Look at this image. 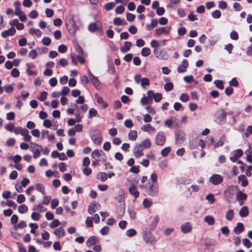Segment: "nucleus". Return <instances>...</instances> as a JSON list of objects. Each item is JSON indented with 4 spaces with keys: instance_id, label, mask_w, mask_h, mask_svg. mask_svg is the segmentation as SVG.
<instances>
[{
    "instance_id": "obj_54",
    "label": "nucleus",
    "mask_w": 252,
    "mask_h": 252,
    "mask_svg": "<svg viewBox=\"0 0 252 252\" xmlns=\"http://www.w3.org/2000/svg\"><path fill=\"white\" fill-rule=\"evenodd\" d=\"M162 97V94L160 93L154 94L153 95L154 99L156 102H159Z\"/></svg>"
},
{
    "instance_id": "obj_11",
    "label": "nucleus",
    "mask_w": 252,
    "mask_h": 252,
    "mask_svg": "<svg viewBox=\"0 0 252 252\" xmlns=\"http://www.w3.org/2000/svg\"><path fill=\"white\" fill-rule=\"evenodd\" d=\"M99 242V239L97 237L93 236L90 237L86 242V245L88 247H90L91 246L94 245Z\"/></svg>"
},
{
    "instance_id": "obj_26",
    "label": "nucleus",
    "mask_w": 252,
    "mask_h": 252,
    "mask_svg": "<svg viewBox=\"0 0 252 252\" xmlns=\"http://www.w3.org/2000/svg\"><path fill=\"white\" fill-rule=\"evenodd\" d=\"M20 4H21V3L19 1H15L14 3V5L15 7V14L16 15L18 16L23 12L21 10V9L20 8Z\"/></svg>"
},
{
    "instance_id": "obj_48",
    "label": "nucleus",
    "mask_w": 252,
    "mask_h": 252,
    "mask_svg": "<svg viewBox=\"0 0 252 252\" xmlns=\"http://www.w3.org/2000/svg\"><path fill=\"white\" fill-rule=\"evenodd\" d=\"M171 151V148L170 147H166L163 149L161 152V155L165 157L168 155Z\"/></svg>"
},
{
    "instance_id": "obj_36",
    "label": "nucleus",
    "mask_w": 252,
    "mask_h": 252,
    "mask_svg": "<svg viewBox=\"0 0 252 252\" xmlns=\"http://www.w3.org/2000/svg\"><path fill=\"white\" fill-rule=\"evenodd\" d=\"M239 182H241V185L243 187H246L247 186L248 184V180L245 175H240L238 178Z\"/></svg>"
},
{
    "instance_id": "obj_5",
    "label": "nucleus",
    "mask_w": 252,
    "mask_h": 252,
    "mask_svg": "<svg viewBox=\"0 0 252 252\" xmlns=\"http://www.w3.org/2000/svg\"><path fill=\"white\" fill-rule=\"evenodd\" d=\"M171 28V27H169L167 28L165 27H161L159 28L156 29L155 30L156 35L158 36H160L162 34L168 35L170 33Z\"/></svg>"
},
{
    "instance_id": "obj_10",
    "label": "nucleus",
    "mask_w": 252,
    "mask_h": 252,
    "mask_svg": "<svg viewBox=\"0 0 252 252\" xmlns=\"http://www.w3.org/2000/svg\"><path fill=\"white\" fill-rule=\"evenodd\" d=\"M143 239L147 243H152L155 241L154 238L152 236L151 233L149 232L144 233Z\"/></svg>"
},
{
    "instance_id": "obj_38",
    "label": "nucleus",
    "mask_w": 252,
    "mask_h": 252,
    "mask_svg": "<svg viewBox=\"0 0 252 252\" xmlns=\"http://www.w3.org/2000/svg\"><path fill=\"white\" fill-rule=\"evenodd\" d=\"M128 138L130 140L132 141H134L136 139L137 137V133L136 130H131L128 133Z\"/></svg>"
},
{
    "instance_id": "obj_55",
    "label": "nucleus",
    "mask_w": 252,
    "mask_h": 252,
    "mask_svg": "<svg viewBox=\"0 0 252 252\" xmlns=\"http://www.w3.org/2000/svg\"><path fill=\"white\" fill-rule=\"evenodd\" d=\"M151 46L155 49H157L159 46V43L156 40H152L150 43Z\"/></svg>"
},
{
    "instance_id": "obj_31",
    "label": "nucleus",
    "mask_w": 252,
    "mask_h": 252,
    "mask_svg": "<svg viewBox=\"0 0 252 252\" xmlns=\"http://www.w3.org/2000/svg\"><path fill=\"white\" fill-rule=\"evenodd\" d=\"M141 147L144 149H148L151 147V142L149 139H146L142 142L141 144Z\"/></svg>"
},
{
    "instance_id": "obj_49",
    "label": "nucleus",
    "mask_w": 252,
    "mask_h": 252,
    "mask_svg": "<svg viewBox=\"0 0 252 252\" xmlns=\"http://www.w3.org/2000/svg\"><path fill=\"white\" fill-rule=\"evenodd\" d=\"M29 226L31 228V233L34 234L35 233V230L38 228V225L34 223H30L29 224Z\"/></svg>"
},
{
    "instance_id": "obj_12",
    "label": "nucleus",
    "mask_w": 252,
    "mask_h": 252,
    "mask_svg": "<svg viewBox=\"0 0 252 252\" xmlns=\"http://www.w3.org/2000/svg\"><path fill=\"white\" fill-rule=\"evenodd\" d=\"M143 149H144L141 147V145L137 146L135 148V150L134 151V155L135 157L139 158L142 156L144 155L143 152Z\"/></svg>"
},
{
    "instance_id": "obj_34",
    "label": "nucleus",
    "mask_w": 252,
    "mask_h": 252,
    "mask_svg": "<svg viewBox=\"0 0 252 252\" xmlns=\"http://www.w3.org/2000/svg\"><path fill=\"white\" fill-rule=\"evenodd\" d=\"M92 139L94 143L96 144H99L101 142V138L100 134H97L92 136Z\"/></svg>"
},
{
    "instance_id": "obj_39",
    "label": "nucleus",
    "mask_w": 252,
    "mask_h": 252,
    "mask_svg": "<svg viewBox=\"0 0 252 252\" xmlns=\"http://www.w3.org/2000/svg\"><path fill=\"white\" fill-rule=\"evenodd\" d=\"M114 24L116 26H120L122 25L126 24V22L124 19H121L120 18H115L114 19Z\"/></svg>"
},
{
    "instance_id": "obj_57",
    "label": "nucleus",
    "mask_w": 252,
    "mask_h": 252,
    "mask_svg": "<svg viewBox=\"0 0 252 252\" xmlns=\"http://www.w3.org/2000/svg\"><path fill=\"white\" fill-rule=\"evenodd\" d=\"M14 127V125L12 123H8L4 126L5 129L9 131H12Z\"/></svg>"
},
{
    "instance_id": "obj_17",
    "label": "nucleus",
    "mask_w": 252,
    "mask_h": 252,
    "mask_svg": "<svg viewBox=\"0 0 252 252\" xmlns=\"http://www.w3.org/2000/svg\"><path fill=\"white\" fill-rule=\"evenodd\" d=\"M95 98H96V102L102 104L104 108H106L108 106L107 103L104 101L102 97L100 96L97 94H94Z\"/></svg>"
},
{
    "instance_id": "obj_27",
    "label": "nucleus",
    "mask_w": 252,
    "mask_h": 252,
    "mask_svg": "<svg viewBox=\"0 0 252 252\" xmlns=\"http://www.w3.org/2000/svg\"><path fill=\"white\" fill-rule=\"evenodd\" d=\"M204 221L208 225H212L215 223V219L211 216H206L204 218Z\"/></svg>"
},
{
    "instance_id": "obj_18",
    "label": "nucleus",
    "mask_w": 252,
    "mask_h": 252,
    "mask_svg": "<svg viewBox=\"0 0 252 252\" xmlns=\"http://www.w3.org/2000/svg\"><path fill=\"white\" fill-rule=\"evenodd\" d=\"M34 146L37 147V148L34 151V154L33 156V158H38L40 155V152L42 150V147L36 143H32Z\"/></svg>"
},
{
    "instance_id": "obj_51",
    "label": "nucleus",
    "mask_w": 252,
    "mask_h": 252,
    "mask_svg": "<svg viewBox=\"0 0 252 252\" xmlns=\"http://www.w3.org/2000/svg\"><path fill=\"white\" fill-rule=\"evenodd\" d=\"M243 244L247 248H250L252 247V243L248 239H244L242 240Z\"/></svg>"
},
{
    "instance_id": "obj_25",
    "label": "nucleus",
    "mask_w": 252,
    "mask_h": 252,
    "mask_svg": "<svg viewBox=\"0 0 252 252\" xmlns=\"http://www.w3.org/2000/svg\"><path fill=\"white\" fill-rule=\"evenodd\" d=\"M54 234L58 237H63L65 235V232L63 228L60 227L54 230Z\"/></svg>"
},
{
    "instance_id": "obj_29",
    "label": "nucleus",
    "mask_w": 252,
    "mask_h": 252,
    "mask_svg": "<svg viewBox=\"0 0 252 252\" xmlns=\"http://www.w3.org/2000/svg\"><path fill=\"white\" fill-rule=\"evenodd\" d=\"M244 229V225L242 223L238 222L237 226L234 228V231L235 233L239 234L241 233Z\"/></svg>"
},
{
    "instance_id": "obj_2",
    "label": "nucleus",
    "mask_w": 252,
    "mask_h": 252,
    "mask_svg": "<svg viewBox=\"0 0 252 252\" xmlns=\"http://www.w3.org/2000/svg\"><path fill=\"white\" fill-rule=\"evenodd\" d=\"M153 53L157 58L159 60H166L168 58V54L166 51L159 49H155Z\"/></svg>"
},
{
    "instance_id": "obj_3",
    "label": "nucleus",
    "mask_w": 252,
    "mask_h": 252,
    "mask_svg": "<svg viewBox=\"0 0 252 252\" xmlns=\"http://www.w3.org/2000/svg\"><path fill=\"white\" fill-rule=\"evenodd\" d=\"M166 141V137L164 132H158L155 137V143L156 145L159 146H163Z\"/></svg>"
},
{
    "instance_id": "obj_63",
    "label": "nucleus",
    "mask_w": 252,
    "mask_h": 252,
    "mask_svg": "<svg viewBox=\"0 0 252 252\" xmlns=\"http://www.w3.org/2000/svg\"><path fill=\"white\" fill-rule=\"evenodd\" d=\"M214 83L216 87L218 88L223 89V82L221 80H216L214 81Z\"/></svg>"
},
{
    "instance_id": "obj_1",
    "label": "nucleus",
    "mask_w": 252,
    "mask_h": 252,
    "mask_svg": "<svg viewBox=\"0 0 252 252\" xmlns=\"http://www.w3.org/2000/svg\"><path fill=\"white\" fill-rule=\"evenodd\" d=\"M66 26L70 34L74 35L76 32V27L73 18L69 17L66 19Z\"/></svg>"
},
{
    "instance_id": "obj_60",
    "label": "nucleus",
    "mask_w": 252,
    "mask_h": 252,
    "mask_svg": "<svg viewBox=\"0 0 252 252\" xmlns=\"http://www.w3.org/2000/svg\"><path fill=\"white\" fill-rule=\"evenodd\" d=\"M206 199L210 202V204H213L215 201L214 195L213 194H208L206 196Z\"/></svg>"
},
{
    "instance_id": "obj_37",
    "label": "nucleus",
    "mask_w": 252,
    "mask_h": 252,
    "mask_svg": "<svg viewBox=\"0 0 252 252\" xmlns=\"http://www.w3.org/2000/svg\"><path fill=\"white\" fill-rule=\"evenodd\" d=\"M91 80L94 87L97 89H99L100 87V82L97 78L95 76H93L92 78H91Z\"/></svg>"
},
{
    "instance_id": "obj_40",
    "label": "nucleus",
    "mask_w": 252,
    "mask_h": 252,
    "mask_svg": "<svg viewBox=\"0 0 252 252\" xmlns=\"http://www.w3.org/2000/svg\"><path fill=\"white\" fill-rule=\"evenodd\" d=\"M234 217V212L232 210H229L227 211L225 215V219L229 221L232 220Z\"/></svg>"
},
{
    "instance_id": "obj_62",
    "label": "nucleus",
    "mask_w": 252,
    "mask_h": 252,
    "mask_svg": "<svg viewBox=\"0 0 252 252\" xmlns=\"http://www.w3.org/2000/svg\"><path fill=\"white\" fill-rule=\"evenodd\" d=\"M47 94V93L45 91L42 92L40 94V96L38 97V99L40 101H44L45 99H46Z\"/></svg>"
},
{
    "instance_id": "obj_13",
    "label": "nucleus",
    "mask_w": 252,
    "mask_h": 252,
    "mask_svg": "<svg viewBox=\"0 0 252 252\" xmlns=\"http://www.w3.org/2000/svg\"><path fill=\"white\" fill-rule=\"evenodd\" d=\"M100 207L98 203H93L91 204L89 206L88 212L90 214L94 213L96 210Z\"/></svg>"
},
{
    "instance_id": "obj_16",
    "label": "nucleus",
    "mask_w": 252,
    "mask_h": 252,
    "mask_svg": "<svg viewBox=\"0 0 252 252\" xmlns=\"http://www.w3.org/2000/svg\"><path fill=\"white\" fill-rule=\"evenodd\" d=\"M21 135L23 136L24 140L25 141L29 142L32 139V137L29 134V130L26 128H24Z\"/></svg>"
},
{
    "instance_id": "obj_22",
    "label": "nucleus",
    "mask_w": 252,
    "mask_h": 252,
    "mask_svg": "<svg viewBox=\"0 0 252 252\" xmlns=\"http://www.w3.org/2000/svg\"><path fill=\"white\" fill-rule=\"evenodd\" d=\"M211 142L215 148L221 146L223 144V138L222 137H220L219 141L216 142H215L214 138L212 137L211 138Z\"/></svg>"
},
{
    "instance_id": "obj_41",
    "label": "nucleus",
    "mask_w": 252,
    "mask_h": 252,
    "mask_svg": "<svg viewBox=\"0 0 252 252\" xmlns=\"http://www.w3.org/2000/svg\"><path fill=\"white\" fill-rule=\"evenodd\" d=\"M43 205V204H42V203L39 202L38 204V205L35 208H34L33 209V210L39 211V212H43L46 211L47 209H46V208L42 206Z\"/></svg>"
},
{
    "instance_id": "obj_64",
    "label": "nucleus",
    "mask_w": 252,
    "mask_h": 252,
    "mask_svg": "<svg viewBox=\"0 0 252 252\" xmlns=\"http://www.w3.org/2000/svg\"><path fill=\"white\" fill-rule=\"evenodd\" d=\"M97 111L94 108H91L89 110V117L92 118L96 116Z\"/></svg>"
},
{
    "instance_id": "obj_61",
    "label": "nucleus",
    "mask_w": 252,
    "mask_h": 252,
    "mask_svg": "<svg viewBox=\"0 0 252 252\" xmlns=\"http://www.w3.org/2000/svg\"><path fill=\"white\" fill-rule=\"evenodd\" d=\"M150 83L149 79L148 78H143L141 82V85L142 87H144L145 86H148Z\"/></svg>"
},
{
    "instance_id": "obj_24",
    "label": "nucleus",
    "mask_w": 252,
    "mask_h": 252,
    "mask_svg": "<svg viewBox=\"0 0 252 252\" xmlns=\"http://www.w3.org/2000/svg\"><path fill=\"white\" fill-rule=\"evenodd\" d=\"M131 43L130 42L126 41L125 42L124 45L120 49L121 51L123 53H126L128 51L131 46Z\"/></svg>"
},
{
    "instance_id": "obj_19",
    "label": "nucleus",
    "mask_w": 252,
    "mask_h": 252,
    "mask_svg": "<svg viewBox=\"0 0 252 252\" xmlns=\"http://www.w3.org/2000/svg\"><path fill=\"white\" fill-rule=\"evenodd\" d=\"M181 229L184 233H187L191 231V226L189 222H187L181 225Z\"/></svg>"
},
{
    "instance_id": "obj_32",
    "label": "nucleus",
    "mask_w": 252,
    "mask_h": 252,
    "mask_svg": "<svg viewBox=\"0 0 252 252\" xmlns=\"http://www.w3.org/2000/svg\"><path fill=\"white\" fill-rule=\"evenodd\" d=\"M35 188L42 194H45V189L43 185L39 183L36 184L35 185Z\"/></svg>"
},
{
    "instance_id": "obj_9",
    "label": "nucleus",
    "mask_w": 252,
    "mask_h": 252,
    "mask_svg": "<svg viewBox=\"0 0 252 252\" xmlns=\"http://www.w3.org/2000/svg\"><path fill=\"white\" fill-rule=\"evenodd\" d=\"M45 137H47L49 141L53 140L55 138L54 134H49L48 130L43 129L41 131V139H44Z\"/></svg>"
},
{
    "instance_id": "obj_44",
    "label": "nucleus",
    "mask_w": 252,
    "mask_h": 252,
    "mask_svg": "<svg viewBox=\"0 0 252 252\" xmlns=\"http://www.w3.org/2000/svg\"><path fill=\"white\" fill-rule=\"evenodd\" d=\"M69 92L70 89L68 87H63L62 88L61 92H60V94L62 96H64L67 95L69 94Z\"/></svg>"
},
{
    "instance_id": "obj_23",
    "label": "nucleus",
    "mask_w": 252,
    "mask_h": 252,
    "mask_svg": "<svg viewBox=\"0 0 252 252\" xmlns=\"http://www.w3.org/2000/svg\"><path fill=\"white\" fill-rule=\"evenodd\" d=\"M129 192L131 194L133 195L135 198L138 197L139 193L137 190V189L134 186L132 185L129 188Z\"/></svg>"
},
{
    "instance_id": "obj_33",
    "label": "nucleus",
    "mask_w": 252,
    "mask_h": 252,
    "mask_svg": "<svg viewBox=\"0 0 252 252\" xmlns=\"http://www.w3.org/2000/svg\"><path fill=\"white\" fill-rule=\"evenodd\" d=\"M96 178L101 182H104L107 179L108 174L105 172H100L97 175Z\"/></svg>"
},
{
    "instance_id": "obj_46",
    "label": "nucleus",
    "mask_w": 252,
    "mask_h": 252,
    "mask_svg": "<svg viewBox=\"0 0 252 252\" xmlns=\"http://www.w3.org/2000/svg\"><path fill=\"white\" fill-rule=\"evenodd\" d=\"M173 88V84L171 82H167L164 84V88L167 92L170 91L172 90Z\"/></svg>"
},
{
    "instance_id": "obj_20",
    "label": "nucleus",
    "mask_w": 252,
    "mask_h": 252,
    "mask_svg": "<svg viewBox=\"0 0 252 252\" xmlns=\"http://www.w3.org/2000/svg\"><path fill=\"white\" fill-rule=\"evenodd\" d=\"M100 24L99 23H93L90 24L89 30L90 31L93 32L99 30Z\"/></svg>"
},
{
    "instance_id": "obj_47",
    "label": "nucleus",
    "mask_w": 252,
    "mask_h": 252,
    "mask_svg": "<svg viewBox=\"0 0 252 252\" xmlns=\"http://www.w3.org/2000/svg\"><path fill=\"white\" fill-rule=\"evenodd\" d=\"M32 218L35 221L38 220L41 218V215L38 212H33L31 215Z\"/></svg>"
},
{
    "instance_id": "obj_6",
    "label": "nucleus",
    "mask_w": 252,
    "mask_h": 252,
    "mask_svg": "<svg viewBox=\"0 0 252 252\" xmlns=\"http://www.w3.org/2000/svg\"><path fill=\"white\" fill-rule=\"evenodd\" d=\"M82 55H78L76 57L74 54H71L70 55V57L72 63L75 65H77V60H78L81 64H84L85 63L86 61L85 59L82 57Z\"/></svg>"
},
{
    "instance_id": "obj_14",
    "label": "nucleus",
    "mask_w": 252,
    "mask_h": 252,
    "mask_svg": "<svg viewBox=\"0 0 252 252\" xmlns=\"http://www.w3.org/2000/svg\"><path fill=\"white\" fill-rule=\"evenodd\" d=\"M158 25V21L156 19H152L151 20V23L146 25V29L148 31H152L154 28L156 27Z\"/></svg>"
},
{
    "instance_id": "obj_53",
    "label": "nucleus",
    "mask_w": 252,
    "mask_h": 252,
    "mask_svg": "<svg viewBox=\"0 0 252 252\" xmlns=\"http://www.w3.org/2000/svg\"><path fill=\"white\" fill-rule=\"evenodd\" d=\"M60 224V221L58 220H54L50 224V227L52 228H54L58 227Z\"/></svg>"
},
{
    "instance_id": "obj_7",
    "label": "nucleus",
    "mask_w": 252,
    "mask_h": 252,
    "mask_svg": "<svg viewBox=\"0 0 252 252\" xmlns=\"http://www.w3.org/2000/svg\"><path fill=\"white\" fill-rule=\"evenodd\" d=\"M216 246V242L212 239L207 240L204 244V248L206 250L213 251L214 247Z\"/></svg>"
},
{
    "instance_id": "obj_58",
    "label": "nucleus",
    "mask_w": 252,
    "mask_h": 252,
    "mask_svg": "<svg viewBox=\"0 0 252 252\" xmlns=\"http://www.w3.org/2000/svg\"><path fill=\"white\" fill-rule=\"evenodd\" d=\"M16 140L13 138H9L6 142V145L9 147L13 146L15 143Z\"/></svg>"
},
{
    "instance_id": "obj_45",
    "label": "nucleus",
    "mask_w": 252,
    "mask_h": 252,
    "mask_svg": "<svg viewBox=\"0 0 252 252\" xmlns=\"http://www.w3.org/2000/svg\"><path fill=\"white\" fill-rule=\"evenodd\" d=\"M102 151L99 150H95L92 153V157L93 158H97L99 157Z\"/></svg>"
},
{
    "instance_id": "obj_35",
    "label": "nucleus",
    "mask_w": 252,
    "mask_h": 252,
    "mask_svg": "<svg viewBox=\"0 0 252 252\" xmlns=\"http://www.w3.org/2000/svg\"><path fill=\"white\" fill-rule=\"evenodd\" d=\"M158 191V188L156 186L152 185L150 188L149 194L152 196H155L157 194Z\"/></svg>"
},
{
    "instance_id": "obj_43",
    "label": "nucleus",
    "mask_w": 252,
    "mask_h": 252,
    "mask_svg": "<svg viewBox=\"0 0 252 252\" xmlns=\"http://www.w3.org/2000/svg\"><path fill=\"white\" fill-rule=\"evenodd\" d=\"M151 54V50L147 47L143 48L141 50V55L143 57H147Z\"/></svg>"
},
{
    "instance_id": "obj_30",
    "label": "nucleus",
    "mask_w": 252,
    "mask_h": 252,
    "mask_svg": "<svg viewBox=\"0 0 252 252\" xmlns=\"http://www.w3.org/2000/svg\"><path fill=\"white\" fill-rule=\"evenodd\" d=\"M239 215L241 217H246L249 215V210L247 206H243L239 211Z\"/></svg>"
},
{
    "instance_id": "obj_28",
    "label": "nucleus",
    "mask_w": 252,
    "mask_h": 252,
    "mask_svg": "<svg viewBox=\"0 0 252 252\" xmlns=\"http://www.w3.org/2000/svg\"><path fill=\"white\" fill-rule=\"evenodd\" d=\"M247 197V195L246 193H243L241 191H238L236 195V198L238 201L245 200Z\"/></svg>"
},
{
    "instance_id": "obj_42",
    "label": "nucleus",
    "mask_w": 252,
    "mask_h": 252,
    "mask_svg": "<svg viewBox=\"0 0 252 252\" xmlns=\"http://www.w3.org/2000/svg\"><path fill=\"white\" fill-rule=\"evenodd\" d=\"M28 207L25 204H21L19 206L18 210L20 213L23 214L27 211Z\"/></svg>"
},
{
    "instance_id": "obj_50",
    "label": "nucleus",
    "mask_w": 252,
    "mask_h": 252,
    "mask_svg": "<svg viewBox=\"0 0 252 252\" xmlns=\"http://www.w3.org/2000/svg\"><path fill=\"white\" fill-rule=\"evenodd\" d=\"M137 233L136 231L134 229H129L126 232V236L128 237H132L135 235Z\"/></svg>"
},
{
    "instance_id": "obj_59",
    "label": "nucleus",
    "mask_w": 252,
    "mask_h": 252,
    "mask_svg": "<svg viewBox=\"0 0 252 252\" xmlns=\"http://www.w3.org/2000/svg\"><path fill=\"white\" fill-rule=\"evenodd\" d=\"M174 121L172 119H167L164 122V125L166 127H171Z\"/></svg>"
},
{
    "instance_id": "obj_56",
    "label": "nucleus",
    "mask_w": 252,
    "mask_h": 252,
    "mask_svg": "<svg viewBox=\"0 0 252 252\" xmlns=\"http://www.w3.org/2000/svg\"><path fill=\"white\" fill-rule=\"evenodd\" d=\"M51 200V198L50 196H44L42 202H40L42 204L47 205Z\"/></svg>"
},
{
    "instance_id": "obj_21",
    "label": "nucleus",
    "mask_w": 252,
    "mask_h": 252,
    "mask_svg": "<svg viewBox=\"0 0 252 252\" xmlns=\"http://www.w3.org/2000/svg\"><path fill=\"white\" fill-rule=\"evenodd\" d=\"M29 33L31 35L34 34L37 37H41L42 35V32L37 29L31 28L29 30Z\"/></svg>"
},
{
    "instance_id": "obj_4",
    "label": "nucleus",
    "mask_w": 252,
    "mask_h": 252,
    "mask_svg": "<svg viewBox=\"0 0 252 252\" xmlns=\"http://www.w3.org/2000/svg\"><path fill=\"white\" fill-rule=\"evenodd\" d=\"M209 181L213 185H218L223 181V177L219 174H214L210 178Z\"/></svg>"
},
{
    "instance_id": "obj_15",
    "label": "nucleus",
    "mask_w": 252,
    "mask_h": 252,
    "mask_svg": "<svg viewBox=\"0 0 252 252\" xmlns=\"http://www.w3.org/2000/svg\"><path fill=\"white\" fill-rule=\"evenodd\" d=\"M141 129L145 132H150V131L155 132L156 128L152 126L150 124L144 125L141 127Z\"/></svg>"
},
{
    "instance_id": "obj_52",
    "label": "nucleus",
    "mask_w": 252,
    "mask_h": 252,
    "mask_svg": "<svg viewBox=\"0 0 252 252\" xmlns=\"http://www.w3.org/2000/svg\"><path fill=\"white\" fill-rule=\"evenodd\" d=\"M41 235L42 238L44 240H47L49 239L50 234L49 233L45 230H43L41 233Z\"/></svg>"
},
{
    "instance_id": "obj_8",
    "label": "nucleus",
    "mask_w": 252,
    "mask_h": 252,
    "mask_svg": "<svg viewBox=\"0 0 252 252\" xmlns=\"http://www.w3.org/2000/svg\"><path fill=\"white\" fill-rule=\"evenodd\" d=\"M16 32V30L14 27H12L7 30L3 31L1 32V36L5 38L8 36L13 35Z\"/></svg>"
}]
</instances>
